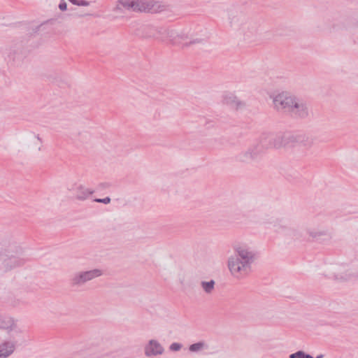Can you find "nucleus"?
Instances as JSON below:
<instances>
[{"instance_id":"bb28decb","label":"nucleus","mask_w":358,"mask_h":358,"mask_svg":"<svg viewBox=\"0 0 358 358\" xmlns=\"http://www.w3.org/2000/svg\"><path fill=\"white\" fill-rule=\"evenodd\" d=\"M181 348H182V345L178 343H173L169 346L170 350L174 351V352L179 351Z\"/></svg>"},{"instance_id":"473e14b6","label":"nucleus","mask_w":358,"mask_h":358,"mask_svg":"<svg viewBox=\"0 0 358 358\" xmlns=\"http://www.w3.org/2000/svg\"><path fill=\"white\" fill-rule=\"evenodd\" d=\"M355 24L358 26V15L357 17L356 18Z\"/></svg>"},{"instance_id":"aec40b11","label":"nucleus","mask_w":358,"mask_h":358,"mask_svg":"<svg viewBox=\"0 0 358 358\" xmlns=\"http://www.w3.org/2000/svg\"><path fill=\"white\" fill-rule=\"evenodd\" d=\"M3 55H4L6 59H8V61L13 62H15L20 57L19 52L16 50H13L11 48H5L3 50Z\"/></svg>"},{"instance_id":"a878e982","label":"nucleus","mask_w":358,"mask_h":358,"mask_svg":"<svg viewBox=\"0 0 358 358\" xmlns=\"http://www.w3.org/2000/svg\"><path fill=\"white\" fill-rule=\"evenodd\" d=\"M71 3L76 6H87L90 2L85 0H69Z\"/></svg>"},{"instance_id":"f8f14e48","label":"nucleus","mask_w":358,"mask_h":358,"mask_svg":"<svg viewBox=\"0 0 358 358\" xmlns=\"http://www.w3.org/2000/svg\"><path fill=\"white\" fill-rule=\"evenodd\" d=\"M24 143L27 147L33 150L40 151L42 146V141L38 135L31 134L24 138Z\"/></svg>"},{"instance_id":"ddd939ff","label":"nucleus","mask_w":358,"mask_h":358,"mask_svg":"<svg viewBox=\"0 0 358 358\" xmlns=\"http://www.w3.org/2000/svg\"><path fill=\"white\" fill-rule=\"evenodd\" d=\"M299 117H305L308 115L307 107L306 104L299 99H294V103L292 104L289 110Z\"/></svg>"},{"instance_id":"f03ea898","label":"nucleus","mask_w":358,"mask_h":358,"mask_svg":"<svg viewBox=\"0 0 358 358\" xmlns=\"http://www.w3.org/2000/svg\"><path fill=\"white\" fill-rule=\"evenodd\" d=\"M26 262L23 249L15 243H3L0 245V274L8 273L22 266Z\"/></svg>"},{"instance_id":"423d86ee","label":"nucleus","mask_w":358,"mask_h":358,"mask_svg":"<svg viewBox=\"0 0 358 358\" xmlns=\"http://www.w3.org/2000/svg\"><path fill=\"white\" fill-rule=\"evenodd\" d=\"M325 274L332 275L337 280H348L350 273L346 266L340 263H331L327 264L325 268Z\"/></svg>"},{"instance_id":"0eeeda50","label":"nucleus","mask_w":358,"mask_h":358,"mask_svg":"<svg viewBox=\"0 0 358 358\" xmlns=\"http://www.w3.org/2000/svg\"><path fill=\"white\" fill-rule=\"evenodd\" d=\"M0 329L6 331L8 334L13 333L16 336H20L23 334V329L17 321L8 316H0Z\"/></svg>"},{"instance_id":"7ed1b4c3","label":"nucleus","mask_w":358,"mask_h":358,"mask_svg":"<svg viewBox=\"0 0 358 358\" xmlns=\"http://www.w3.org/2000/svg\"><path fill=\"white\" fill-rule=\"evenodd\" d=\"M103 275V271L94 268L89 271H80L75 273L71 278V283L74 287H80Z\"/></svg>"},{"instance_id":"20e7f679","label":"nucleus","mask_w":358,"mask_h":358,"mask_svg":"<svg viewBox=\"0 0 358 358\" xmlns=\"http://www.w3.org/2000/svg\"><path fill=\"white\" fill-rule=\"evenodd\" d=\"M273 103L278 110H289L291 106L294 103V97L290 96L287 91H273L270 94Z\"/></svg>"},{"instance_id":"72a5a7b5","label":"nucleus","mask_w":358,"mask_h":358,"mask_svg":"<svg viewBox=\"0 0 358 358\" xmlns=\"http://www.w3.org/2000/svg\"><path fill=\"white\" fill-rule=\"evenodd\" d=\"M306 358H314V357L308 354L306 356Z\"/></svg>"},{"instance_id":"4be33fe9","label":"nucleus","mask_w":358,"mask_h":358,"mask_svg":"<svg viewBox=\"0 0 358 358\" xmlns=\"http://www.w3.org/2000/svg\"><path fill=\"white\" fill-rule=\"evenodd\" d=\"M280 220L275 218L274 217H271L266 219V222L271 224L276 231H279L284 228V227L280 224Z\"/></svg>"},{"instance_id":"9d476101","label":"nucleus","mask_w":358,"mask_h":358,"mask_svg":"<svg viewBox=\"0 0 358 358\" xmlns=\"http://www.w3.org/2000/svg\"><path fill=\"white\" fill-rule=\"evenodd\" d=\"M164 350L162 345L155 339H150L144 346V354L147 357L162 355Z\"/></svg>"},{"instance_id":"6e6552de","label":"nucleus","mask_w":358,"mask_h":358,"mask_svg":"<svg viewBox=\"0 0 358 358\" xmlns=\"http://www.w3.org/2000/svg\"><path fill=\"white\" fill-rule=\"evenodd\" d=\"M157 2L151 0H134L133 12L155 13L159 11Z\"/></svg>"},{"instance_id":"393cba45","label":"nucleus","mask_w":358,"mask_h":358,"mask_svg":"<svg viewBox=\"0 0 358 358\" xmlns=\"http://www.w3.org/2000/svg\"><path fill=\"white\" fill-rule=\"evenodd\" d=\"M308 354L302 350L296 352L295 353L291 354L289 358H306Z\"/></svg>"},{"instance_id":"5701e85b","label":"nucleus","mask_w":358,"mask_h":358,"mask_svg":"<svg viewBox=\"0 0 358 358\" xmlns=\"http://www.w3.org/2000/svg\"><path fill=\"white\" fill-rule=\"evenodd\" d=\"M271 145L275 148H280L284 146V138L282 136H271Z\"/></svg>"},{"instance_id":"412c9836","label":"nucleus","mask_w":358,"mask_h":358,"mask_svg":"<svg viewBox=\"0 0 358 358\" xmlns=\"http://www.w3.org/2000/svg\"><path fill=\"white\" fill-rule=\"evenodd\" d=\"M215 282L213 280L209 281H201V287L203 290L208 294H210L215 289Z\"/></svg>"},{"instance_id":"6ab92c4d","label":"nucleus","mask_w":358,"mask_h":358,"mask_svg":"<svg viewBox=\"0 0 358 358\" xmlns=\"http://www.w3.org/2000/svg\"><path fill=\"white\" fill-rule=\"evenodd\" d=\"M208 349V345L203 341L193 343L189 346V350L191 352H200Z\"/></svg>"},{"instance_id":"f257e3e1","label":"nucleus","mask_w":358,"mask_h":358,"mask_svg":"<svg viewBox=\"0 0 358 358\" xmlns=\"http://www.w3.org/2000/svg\"><path fill=\"white\" fill-rule=\"evenodd\" d=\"M232 249L234 254L227 258V268L233 277L241 279L250 272L255 254L250 245L243 241L234 243Z\"/></svg>"},{"instance_id":"9b49d317","label":"nucleus","mask_w":358,"mask_h":358,"mask_svg":"<svg viewBox=\"0 0 358 358\" xmlns=\"http://www.w3.org/2000/svg\"><path fill=\"white\" fill-rule=\"evenodd\" d=\"M17 342L13 338L4 340L0 343V358H8L15 350Z\"/></svg>"},{"instance_id":"c85d7f7f","label":"nucleus","mask_w":358,"mask_h":358,"mask_svg":"<svg viewBox=\"0 0 358 358\" xmlns=\"http://www.w3.org/2000/svg\"><path fill=\"white\" fill-rule=\"evenodd\" d=\"M94 201L98 202V203H103L105 204H108L110 202V198L106 197L104 199H94Z\"/></svg>"},{"instance_id":"39448f33","label":"nucleus","mask_w":358,"mask_h":358,"mask_svg":"<svg viewBox=\"0 0 358 358\" xmlns=\"http://www.w3.org/2000/svg\"><path fill=\"white\" fill-rule=\"evenodd\" d=\"M157 31V34H154V38L163 42H170L172 44L178 43V39H185L187 38L184 34H178L176 31L170 28L159 27V29H152Z\"/></svg>"},{"instance_id":"a211bd4d","label":"nucleus","mask_w":358,"mask_h":358,"mask_svg":"<svg viewBox=\"0 0 358 358\" xmlns=\"http://www.w3.org/2000/svg\"><path fill=\"white\" fill-rule=\"evenodd\" d=\"M122 7L133 11L134 0H118L114 11H122Z\"/></svg>"},{"instance_id":"4468645a","label":"nucleus","mask_w":358,"mask_h":358,"mask_svg":"<svg viewBox=\"0 0 358 358\" xmlns=\"http://www.w3.org/2000/svg\"><path fill=\"white\" fill-rule=\"evenodd\" d=\"M309 236L315 241H324L331 238L328 230L324 229H314L308 230Z\"/></svg>"},{"instance_id":"1a4fd4ad","label":"nucleus","mask_w":358,"mask_h":358,"mask_svg":"<svg viewBox=\"0 0 358 358\" xmlns=\"http://www.w3.org/2000/svg\"><path fill=\"white\" fill-rule=\"evenodd\" d=\"M67 189L76 199L80 201L87 199L94 192L93 189L87 188L83 185L77 183L69 184Z\"/></svg>"},{"instance_id":"2eb2a0df","label":"nucleus","mask_w":358,"mask_h":358,"mask_svg":"<svg viewBox=\"0 0 358 358\" xmlns=\"http://www.w3.org/2000/svg\"><path fill=\"white\" fill-rule=\"evenodd\" d=\"M224 102L234 108H239L244 105V103L238 99L234 93L231 91H228L224 95Z\"/></svg>"},{"instance_id":"f3484780","label":"nucleus","mask_w":358,"mask_h":358,"mask_svg":"<svg viewBox=\"0 0 358 358\" xmlns=\"http://www.w3.org/2000/svg\"><path fill=\"white\" fill-rule=\"evenodd\" d=\"M257 156V152L255 148H249L248 150L243 152L239 155V160L243 162H247L250 160L255 159Z\"/></svg>"},{"instance_id":"7c9ffc66","label":"nucleus","mask_w":358,"mask_h":358,"mask_svg":"<svg viewBox=\"0 0 358 358\" xmlns=\"http://www.w3.org/2000/svg\"><path fill=\"white\" fill-rule=\"evenodd\" d=\"M203 41V39H201V38H196L195 40H193V41H190L189 43H186L185 44H184L185 46H188L189 45H192V44H195V43H201Z\"/></svg>"},{"instance_id":"b1692460","label":"nucleus","mask_w":358,"mask_h":358,"mask_svg":"<svg viewBox=\"0 0 358 358\" xmlns=\"http://www.w3.org/2000/svg\"><path fill=\"white\" fill-rule=\"evenodd\" d=\"M152 29H159V27H155L152 26H148L145 28V30L146 31V36L147 37H153L154 34H157V31L155 30H153Z\"/></svg>"},{"instance_id":"cd10ccee","label":"nucleus","mask_w":358,"mask_h":358,"mask_svg":"<svg viewBox=\"0 0 358 358\" xmlns=\"http://www.w3.org/2000/svg\"><path fill=\"white\" fill-rule=\"evenodd\" d=\"M58 7L60 10L65 11L67 9V3L64 0H61Z\"/></svg>"},{"instance_id":"c756f323","label":"nucleus","mask_w":358,"mask_h":358,"mask_svg":"<svg viewBox=\"0 0 358 358\" xmlns=\"http://www.w3.org/2000/svg\"><path fill=\"white\" fill-rule=\"evenodd\" d=\"M57 86L59 88H68L71 87V85L67 82L60 81Z\"/></svg>"},{"instance_id":"dca6fc26","label":"nucleus","mask_w":358,"mask_h":358,"mask_svg":"<svg viewBox=\"0 0 358 358\" xmlns=\"http://www.w3.org/2000/svg\"><path fill=\"white\" fill-rule=\"evenodd\" d=\"M294 138L296 143L306 148H310L315 141L313 136L306 134L296 135Z\"/></svg>"},{"instance_id":"2f4dec72","label":"nucleus","mask_w":358,"mask_h":358,"mask_svg":"<svg viewBox=\"0 0 358 358\" xmlns=\"http://www.w3.org/2000/svg\"><path fill=\"white\" fill-rule=\"evenodd\" d=\"M323 355H319L318 356H317V357L315 358H323Z\"/></svg>"}]
</instances>
